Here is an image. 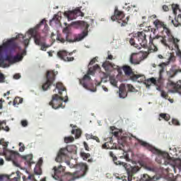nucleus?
Masks as SVG:
<instances>
[{
    "mask_svg": "<svg viewBox=\"0 0 181 181\" xmlns=\"http://www.w3.org/2000/svg\"><path fill=\"white\" fill-rule=\"evenodd\" d=\"M119 98H127L128 97V93H127V88L125 84L122 83L119 88Z\"/></svg>",
    "mask_w": 181,
    "mask_h": 181,
    "instance_id": "nucleus-24",
    "label": "nucleus"
},
{
    "mask_svg": "<svg viewBox=\"0 0 181 181\" xmlns=\"http://www.w3.org/2000/svg\"><path fill=\"white\" fill-rule=\"evenodd\" d=\"M71 134L75 135V138H80L81 136V129H73Z\"/></svg>",
    "mask_w": 181,
    "mask_h": 181,
    "instance_id": "nucleus-33",
    "label": "nucleus"
},
{
    "mask_svg": "<svg viewBox=\"0 0 181 181\" xmlns=\"http://www.w3.org/2000/svg\"><path fill=\"white\" fill-rule=\"evenodd\" d=\"M127 87L128 91H130V93H136V89L135 88V87H134V86L131 84H127Z\"/></svg>",
    "mask_w": 181,
    "mask_h": 181,
    "instance_id": "nucleus-45",
    "label": "nucleus"
},
{
    "mask_svg": "<svg viewBox=\"0 0 181 181\" xmlns=\"http://www.w3.org/2000/svg\"><path fill=\"white\" fill-rule=\"evenodd\" d=\"M145 32H146V30L138 32L134 34L133 37L129 40L130 45L136 49H141L139 45L141 47H148V40H146V34H145Z\"/></svg>",
    "mask_w": 181,
    "mask_h": 181,
    "instance_id": "nucleus-3",
    "label": "nucleus"
},
{
    "mask_svg": "<svg viewBox=\"0 0 181 181\" xmlns=\"http://www.w3.org/2000/svg\"><path fill=\"white\" fill-rule=\"evenodd\" d=\"M74 141V137L73 136H68L64 138L65 144H70V142H73Z\"/></svg>",
    "mask_w": 181,
    "mask_h": 181,
    "instance_id": "nucleus-44",
    "label": "nucleus"
},
{
    "mask_svg": "<svg viewBox=\"0 0 181 181\" xmlns=\"http://www.w3.org/2000/svg\"><path fill=\"white\" fill-rule=\"evenodd\" d=\"M102 66L105 69V71H110L112 69V64L110 61H105Z\"/></svg>",
    "mask_w": 181,
    "mask_h": 181,
    "instance_id": "nucleus-30",
    "label": "nucleus"
},
{
    "mask_svg": "<svg viewBox=\"0 0 181 181\" xmlns=\"http://www.w3.org/2000/svg\"><path fill=\"white\" fill-rule=\"evenodd\" d=\"M21 158L25 160V163H27V165L32 166V159H33L32 155L23 156Z\"/></svg>",
    "mask_w": 181,
    "mask_h": 181,
    "instance_id": "nucleus-28",
    "label": "nucleus"
},
{
    "mask_svg": "<svg viewBox=\"0 0 181 181\" xmlns=\"http://www.w3.org/2000/svg\"><path fill=\"white\" fill-rule=\"evenodd\" d=\"M77 153V146L74 145L68 146L66 148H61L55 158L56 162L62 163L66 161L69 156L67 153Z\"/></svg>",
    "mask_w": 181,
    "mask_h": 181,
    "instance_id": "nucleus-5",
    "label": "nucleus"
},
{
    "mask_svg": "<svg viewBox=\"0 0 181 181\" xmlns=\"http://www.w3.org/2000/svg\"><path fill=\"white\" fill-rule=\"evenodd\" d=\"M148 55L141 54L139 53H132L129 58L131 64H139L142 60H145Z\"/></svg>",
    "mask_w": 181,
    "mask_h": 181,
    "instance_id": "nucleus-14",
    "label": "nucleus"
},
{
    "mask_svg": "<svg viewBox=\"0 0 181 181\" xmlns=\"http://www.w3.org/2000/svg\"><path fill=\"white\" fill-rule=\"evenodd\" d=\"M77 169H80L83 172V176L87 173V171L88 170V166L86 163H80L78 164H76Z\"/></svg>",
    "mask_w": 181,
    "mask_h": 181,
    "instance_id": "nucleus-25",
    "label": "nucleus"
},
{
    "mask_svg": "<svg viewBox=\"0 0 181 181\" xmlns=\"http://www.w3.org/2000/svg\"><path fill=\"white\" fill-rule=\"evenodd\" d=\"M16 39H25V36H23V34H18V35H16Z\"/></svg>",
    "mask_w": 181,
    "mask_h": 181,
    "instance_id": "nucleus-61",
    "label": "nucleus"
},
{
    "mask_svg": "<svg viewBox=\"0 0 181 181\" xmlns=\"http://www.w3.org/2000/svg\"><path fill=\"white\" fill-rule=\"evenodd\" d=\"M172 124H173V125H180V122H179V120H177L176 119H172Z\"/></svg>",
    "mask_w": 181,
    "mask_h": 181,
    "instance_id": "nucleus-52",
    "label": "nucleus"
},
{
    "mask_svg": "<svg viewBox=\"0 0 181 181\" xmlns=\"http://www.w3.org/2000/svg\"><path fill=\"white\" fill-rule=\"evenodd\" d=\"M5 62H8L9 64H13V57L12 55H6L5 58L4 56L0 55V67H9V64L5 63Z\"/></svg>",
    "mask_w": 181,
    "mask_h": 181,
    "instance_id": "nucleus-17",
    "label": "nucleus"
},
{
    "mask_svg": "<svg viewBox=\"0 0 181 181\" xmlns=\"http://www.w3.org/2000/svg\"><path fill=\"white\" fill-rule=\"evenodd\" d=\"M113 162H114V163H115V165H124V162H122V161L118 160H115V161H113Z\"/></svg>",
    "mask_w": 181,
    "mask_h": 181,
    "instance_id": "nucleus-59",
    "label": "nucleus"
},
{
    "mask_svg": "<svg viewBox=\"0 0 181 181\" xmlns=\"http://www.w3.org/2000/svg\"><path fill=\"white\" fill-rule=\"evenodd\" d=\"M23 103V99L20 97H16L13 100V105H18V104H22Z\"/></svg>",
    "mask_w": 181,
    "mask_h": 181,
    "instance_id": "nucleus-39",
    "label": "nucleus"
},
{
    "mask_svg": "<svg viewBox=\"0 0 181 181\" xmlns=\"http://www.w3.org/2000/svg\"><path fill=\"white\" fill-rule=\"evenodd\" d=\"M35 175H42V170L39 168V170L37 171L36 169H35Z\"/></svg>",
    "mask_w": 181,
    "mask_h": 181,
    "instance_id": "nucleus-63",
    "label": "nucleus"
},
{
    "mask_svg": "<svg viewBox=\"0 0 181 181\" xmlns=\"http://www.w3.org/2000/svg\"><path fill=\"white\" fill-rule=\"evenodd\" d=\"M30 37H33L34 42L37 46H41L40 50L46 52V49L50 47L49 45L46 43V37H42L37 28H31L28 30Z\"/></svg>",
    "mask_w": 181,
    "mask_h": 181,
    "instance_id": "nucleus-4",
    "label": "nucleus"
},
{
    "mask_svg": "<svg viewBox=\"0 0 181 181\" xmlns=\"http://www.w3.org/2000/svg\"><path fill=\"white\" fill-rule=\"evenodd\" d=\"M19 156V153L18 151H11L8 153L6 154L5 158L6 160H12L13 163H15V160H16V158Z\"/></svg>",
    "mask_w": 181,
    "mask_h": 181,
    "instance_id": "nucleus-22",
    "label": "nucleus"
},
{
    "mask_svg": "<svg viewBox=\"0 0 181 181\" xmlns=\"http://www.w3.org/2000/svg\"><path fill=\"white\" fill-rule=\"evenodd\" d=\"M163 9L165 11V12H168L169 11V7L166 5L163 6Z\"/></svg>",
    "mask_w": 181,
    "mask_h": 181,
    "instance_id": "nucleus-64",
    "label": "nucleus"
},
{
    "mask_svg": "<svg viewBox=\"0 0 181 181\" xmlns=\"http://www.w3.org/2000/svg\"><path fill=\"white\" fill-rule=\"evenodd\" d=\"M0 145H3V146H5V148H6V146H8V143L5 142L4 139H1Z\"/></svg>",
    "mask_w": 181,
    "mask_h": 181,
    "instance_id": "nucleus-55",
    "label": "nucleus"
},
{
    "mask_svg": "<svg viewBox=\"0 0 181 181\" xmlns=\"http://www.w3.org/2000/svg\"><path fill=\"white\" fill-rule=\"evenodd\" d=\"M64 15L67 18L68 21H73L81 15V11L80 8H77L74 11H65Z\"/></svg>",
    "mask_w": 181,
    "mask_h": 181,
    "instance_id": "nucleus-16",
    "label": "nucleus"
},
{
    "mask_svg": "<svg viewBox=\"0 0 181 181\" xmlns=\"http://www.w3.org/2000/svg\"><path fill=\"white\" fill-rule=\"evenodd\" d=\"M47 21L46 19H42L40 23L39 24L37 25L36 28L37 29H39V28H40V26H42V25H45V30H47V29H49V25H47V23H46Z\"/></svg>",
    "mask_w": 181,
    "mask_h": 181,
    "instance_id": "nucleus-35",
    "label": "nucleus"
},
{
    "mask_svg": "<svg viewBox=\"0 0 181 181\" xmlns=\"http://www.w3.org/2000/svg\"><path fill=\"white\" fill-rule=\"evenodd\" d=\"M21 124L23 127H28V121L26 120L21 121Z\"/></svg>",
    "mask_w": 181,
    "mask_h": 181,
    "instance_id": "nucleus-60",
    "label": "nucleus"
},
{
    "mask_svg": "<svg viewBox=\"0 0 181 181\" xmlns=\"http://www.w3.org/2000/svg\"><path fill=\"white\" fill-rule=\"evenodd\" d=\"M25 180H32V181H36V178L35 177V175L33 174H31V175H29L28 177L26 178L25 177Z\"/></svg>",
    "mask_w": 181,
    "mask_h": 181,
    "instance_id": "nucleus-46",
    "label": "nucleus"
},
{
    "mask_svg": "<svg viewBox=\"0 0 181 181\" xmlns=\"http://www.w3.org/2000/svg\"><path fill=\"white\" fill-rule=\"evenodd\" d=\"M124 18H125L124 11H121L117 7H115L114 15L111 16V20L112 22H115V21H117V23H119L120 26H125L126 25H128L129 16H128L124 20Z\"/></svg>",
    "mask_w": 181,
    "mask_h": 181,
    "instance_id": "nucleus-7",
    "label": "nucleus"
},
{
    "mask_svg": "<svg viewBox=\"0 0 181 181\" xmlns=\"http://www.w3.org/2000/svg\"><path fill=\"white\" fill-rule=\"evenodd\" d=\"M109 155L110 158H112L113 162H115V160H117V156H115V154H114L112 151H110Z\"/></svg>",
    "mask_w": 181,
    "mask_h": 181,
    "instance_id": "nucleus-48",
    "label": "nucleus"
},
{
    "mask_svg": "<svg viewBox=\"0 0 181 181\" xmlns=\"http://www.w3.org/2000/svg\"><path fill=\"white\" fill-rule=\"evenodd\" d=\"M120 159H125L127 162H131V158H129V154L128 152L124 151L122 156H119Z\"/></svg>",
    "mask_w": 181,
    "mask_h": 181,
    "instance_id": "nucleus-38",
    "label": "nucleus"
},
{
    "mask_svg": "<svg viewBox=\"0 0 181 181\" xmlns=\"http://www.w3.org/2000/svg\"><path fill=\"white\" fill-rule=\"evenodd\" d=\"M54 170L55 175H57L59 173H62V172H64V170H66V167L62 165H59L58 167H54Z\"/></svg>",
    "mask_w": 181,
    "mask_h": 181,
    "instance_id": "nucleus-32",
    "label": "nucleus"
},
{
    "mask_svg": "<svg viewBox=\"0 0 181 181\" xmlns=\"http://www.w3.org/2000/svg\"><path fill=\"white\" fill-rule=\"evenodd\" d=\"M131 136H132L133 138H135L136 141H137V142H139V144L141 146L146 148V149H148V151L152 152V153H154V155H158V156H163V158H167V159L170 158V156H169V153L163 152L162 151L152 146L151 144H149L146 141H144L136 138V136H135L132 134H131Z\"/></svg>",
    "mask_w": 181,
    "mask_h": 181,
    "instance_id": "nucleus-6",
    "label": "nucleus"
},
{
    "mask_svg": "<svg viewBox=\"0 0 181 181\" xmlns=\"http://www.w3.org/2000/svg\"><path fill=\"white\" fill-rule=\"evenodd\" d=\"M19 146H21L20 147V148H19V151L20 152H23V151H25V146L22 144V143H19Z\"/></svg>",
    "mask_w": 181,
    "mask_h": 181,
    "instance_id": "nucleus-54",
    "label": "nucleus"
},
{
    "mask_svg": "<svg viewBox=\"0 0 181 181\" xmlns=\"http://www.w3.org/2000/svg\"><path fill=\"white\" fill-rule=\"evenodd\" d=\"M23 56L21 54H17L16 56L13 57V64L18 63V62H21L23 60Z\"/></svg>",
    "mask_w": 181,
    "mask_h": 181,
    "instance_id": "nucleus-37",
    "label": "nucleus"
},
{
    "mask_svg": "<svg viewBox=\"0 0 181 181\" xmlns=\"http://www.w3.org/2000/svg\"><path fill=\"white\" fill-rule=\"evenodd\" d=\"M141 167L138 165L135 166H129L128 168H126L127 173V179L129 181H132V177L134 175H136V173L139 172Z\"/></svg>",
    "mask_w": 181,
    "mask_h": 181,
    "instance_id": "nucleus-19",
    "label": "nucleus"
},
{
    "mask_svg": "<svg viewBox=\"0 0 181 181\" xmlns=\"http://www.w3.org/2000/svg\"><path fill=\"white\" fill-rule=\"evenodd\" d=\"M4 124L5 125H6V121L4 120V121H1L0 120V131L1 129H4V131H6V132H9V127L6 126L5 127H4Z\"/></svg>",
    "mask_w": 181,
    "mask_h": 181,
    "instance_id": "nucleus-34",
    "label": "nucleus"
},
{
    "mask_svg": "<svg viewBox=\"0 0 181 181\" xmlns=\"http://www.w3.org/2000/svg\"><path fill=\"white\" fill-rule=\"evenodd\" d=\"M146 84L147 86H151V84H156V79H155V78H150L147 79Z\"/></svg>",
    "mask_w": 181,
    "mask_h": 181,
    "instance_id": "nucleus-40",
    "label": "nucleus"
},
{
    "mask_svg": "<svg viewBox=\"0 0 181 181\" xmlns=\"http://www.w3.org/2000/svg\"><path fill=\"white\" fill-rule=\"evenodd\" d=\"M122 70L126 76V77H129L130 80L132 81H136L138 78L140 77H142L143 78H145V76L140 75V74H136L135 72L132 70V68L128 65H124L122 67Z\"/></svg>",
    "mask_w": 181,
    "mask_h": 181,
    "instance_id": "nucleus-12",
    "label": "nucleus"
},
{
    "mask_svg": "<svg viewBox=\"0 0 181 181\" xmlns=\"http://www.w3.org/2000/svg\"><path fill=\"white\" fill-rule=\"evenodd\" d=\"M64 103H67V100H64L62 96H59L58 94H54L52 96V100L49 102V105L54 108V110H57L60 108Z\"/></svg>",
    "mask_w": 181,
    "mask_h": 181,
    "instance_id": "nucleus-11",
    "label": "nucleus"
},
{
    "mask_svg": "<svg viewBox=\"0 0 181 181\" xmlns=\"http://www.w3.org/2000/svg\"><path fill=\"white\" fill-rule=\"evenodd\" d=\"M83 146H84L86 151H90V147H88V144H87V142L84 141Z\"/></svg>",
    "mask_w": 181,
    "mask_h": 181,
    "instance_id": "nucleus-58",
    "label": "nucleus"
},
{
    "mask_svg": "<svg viewBox=\"0 0 181 181\" xmlns=\"http://www.w3.org/2000/svg\"><path fill=\"white\" fill-rule=\"evenodd\" d=\"M153 24L155 25L156 28L157 29H159V28H163V35H166V36L168 37V42L173 43L175 46V48L177 49V50H180L179 49V44L178 42H180V40L177 38H175L173 37V35H172V30L169 29L168 27H166V25H165V23L163 21H160L159 19H156L154 22Z\"/></svg>",
    "mask_w": 181,
    "mask_h": 181,
    "instance_id": "nucleus-2",
    "label": "nucleus"
},
{
    "mask_svg": "<svg viewBox=\"0 0 181 181\" xmlns=\"http://www.w3.org/2000/svg\"><path fill=\"white\" fill-rule=\"evenodd\" d=\"M172 9L175 13V12H176V11H177L179 9V5L177 4H173L172 5Z\"/></svg>",
    "mask_w": 181,
    "mask_h": 181,
    "instance_id": "nucleus-51",
    "label": "nucleus"
},
{
    "mask_svg": "<svg viewBox=\"0 0 181 181\" xmlns=\"http://www.w3.org/2000/svg\"><path fill=\"white\" fill-rule=\"evenodd\" d=\"M81 156L83 159V160H87V159H88V158H90V155L88 153H86L85 152H81Z\"/></svg>",
    "mask_w": 181,
    "mask_h": 181,
    "instance_id": "nucleus-42",
    "label": "nucleus"
},
{
    "mask_svg": "<svg viewBox=\"0 0 181 181\" xmlns=\"http://www.w3.org/2000/svg\"><path fill=\"white\" fill-rule=\"evenodd\" d=\"M81 26L85 28V30L80 34L74 35L70 32L69 27H66L63 29V33L66 34V41L69 43H74L76 42H81L86 36L88 35V23L86 21H81Z\"/></svg>",
    "mask_w": 181,
    "mask_h": 181,
    "instance_id": "nucleus-1",
    "label": "nucleus"
},
{
    "mask_svg": "<svg viewBox=\"0 0 181 181\" xmlns=\"http://www.w3.org/2000/svg\"><path fill=\"white\" fill-rule=\"evenodd\" d=\"M168 86L170 93H177L181 88V81H178L176 83L169 81Z\"/></svg>",
    "mask_w": 181,
    "mask_h": 181,
    "instance_id": "nucleus-18",
    "label": "nucleus"
},
{
    "mask_svg": "<svg viewBox=\"0 0 181 181\" xmlns=\"http://www.w3.org/2000/svg\"><path fill=\"white\" fill-rule=\"evenodd\" d=\"M86 80H88V81L91 80V76H90V75L88 74H86L84 75L83 79L79 80L80 84L83 86L84 88H87V87H88V86L87 85V82H86Z\"/></svg>",
    "mask_w": 181,
    "mask_h": 181,
    "instance_id": "nucleus-27",
    "label": "nucleus"
},
{
    "mask_svg": "<svg viewBox=\"0 0 181 181\" xmlns=\"http://www.w3.org/2000/svg\"><path fill=\"white\" fill-rule=\"evenodd\" d=\"M5 81V76L4 74L0 73V83H4Z\"/></svg>",
    "mask_w": 181,
    "mask_h": 181,
    "instance_id": "nucleus-56",
    "label": "nucleus"
},
{
    "mask_svg": "<svg viewBox=\"0 0 181 181\" xmlns=\"http://www.w3.org/2000/svg\"><path fill=\"white\" fill-rule=\"evenodd\" d=\"M56 89L58 90V93L59 94V95H62L63 91H66V88L64 87V86H63V83L58 82L56 83L55 85V89L54 90V91H56Z\"/></svg>",
    "mask_w": 181,
    "mask_h": 181,
    "instance_id": "nucleus-26",
    "label": "nucleus"
},
{
    "mask_svg": "<svg viewBox=\"0 0 181 181\" xmlns=\"http://www.w3.org/2000/svg\"><path fill=\"white\" fill-rule=\"evenodd\" d=\"M73 53H74V51L69 53L66 50H61L57 52V56L64 62H73L74 60V57H71Z\"/></svg>",
    "mask_w": 181,
    "mask_h": 181,
    "instance_id": "nucleus-15",
    "label": "nucleus"
},
{
    "mask_svg": "<svg viewBox=\"0 0 181 181\" xmlns=\"http://www.w3.org/2000/svg\"><path fill=\"white\" fill-rule=\"evenodd\" d=\"M117 83H118V82L117 81V80L115 78L110 79V84H112V86H114V87H117Z\"/></svg>",
    "mask_w": 181,
    "mask_h": 181,
    "instance_id": "nucleus-50",
    "label": "nucleus"
},
{
    "mask_svg": "<svg viewBox=\"0 0 181 181\" xmlns=\"http://www.w3.org/2000/svg\"><path fill=\"white\" fill-rule=\"evenodd\" d=\"M161 97H163V98H165V100H168L169 95H168V93H166L165 90H161Z\"/></svg>",
    "mask_w": 181,
    "mask_h": 181,
    "instance_id": "nucleus-47",
    "label": "nucleus"
},
{
    "mask_svg": "<svg viewBox=\"0 0 181 181\" xmlns=\"http://www.w3.org/2000/svg\"><path fill=\"white\" fill-rule=\"evenodd\" d=\"M158 42H160L166 47L169 46L168 41H166V35H164V36L156 35V37H153V39L152 36L150 35L149 46L151 49L153 50V52H156V50H158L156 45H155V43H158Z\"/></svg>",
    "mask_w": 181,
    "mask_h": 181,
    "instance_id": "nucleus-8",
    "label": "nucleus"
},
{
    "mask_svg": "<svg viewBox=\"0 0 181 181\" xmlns=\"http://www.w3.org/2000/svg\"><path fill=\"white\" fill-rule=\"evenodd\" d=\"M18 45L15 42V38H11L6 42H4L2 45L0 46V56L4 54V52L6 50H15Z\"/></svg>",
    "mask_w": 181,
    "mask_h": 181,
    "instance_id": "nucleus-13",
    "label": "nucleus"
},
{
    "mask_svg": "<svg viewBox=\"0 0 181 181\" xmlns=\"http://www.w3.org/2000/svg\"><path fill=\"white\" fill-rule=\"evenodd\" d=\"M21 178L13 177V179L9 178L8 176L0 175V181H19Z\"/></svg>",
    "mask_w": 181,
    "mask_h": 181,
    "instance_id": "nucleus-29",
    "label": "nucleus"
},
{
    "mask_svg": "<svg viewBox=\"0 0 181 181\" xmlns=\"http://www.w3.org/2000/svg\"><path fill=\"white\" fill-rule=\"evenodd\" d=\"M107 54H108L107 59H108L109 60H112L113 57H112V55L111 54V52H110V51L107 52Z\"/></svg>",
    "mask_w": 181,
    "mask_h": 181,
    "instance_id": "nucleus-62",
    "label": "nucleus"
},
{
    "mask_svg": "<svg viewBox=\"0 0 181 181\" xmlns=\"http://www.w3.org/2000/svg\"><path fill=\"white\" fill-rule=\"evenodd\" d=\"M57 74L58 72L54 71H48L47 72V81L42 86L44 91H46L47 90H49V88H50V86H52V84H53V83L54 82V80H56V76H57Z\"/></svg>",
    "mask_w": 181,
    "mask_h": 181,
    "instance_id": "nucleus-9",
    "label": "nucleus"
},
{
    "mask_svg": "<svg viewBox=\"0 0 181 181\" xmlns=\"http://www.w3.org/2000/svg\"><path fill=\"white\" fill-rule=\"evenodd\" d=\"M97 59L98 57H95L93 58L89 63V66H93V64H94V63H95V62H97Z\"/></svg>",
    "mask_w": 181,
    "mask_h": 181,
    "instance_id": "nucleus-57",
    "label": "nucleus"
},
{
    "mask_svg": "<svg viewBox=\"0 0 181 181\" xmlns=\"http://www.w3.org/2000/svg\"><path fill=\"white\" fill-rule=\"evenodd\" d=\"M160 180V177L158 175H154L153 177L149 176L148 174H143L139 180V181H158Z\"/></svg>",
    "mask_w": 181,
    "mask_h": 181,
    "instance_id": "nucleus-21",
    "label": "nucleus"
},
{
    "mask_svg": "<svg viewBox=\"0 0 181 181\" xmlns=\"http://www.w3.org/2000/svg\"><path fill=\"white\" fill-rule=\"evenodd\" d=\"M57 40H58V41L60 42L61 43H64V42L66 41V39L62 37V36H60V35H58L57 37Z\"/></svg>",
    "mask_w": 181,
    "mask_h": 181,
    "instance_id": "nucleus-49",
    "label": "nucleus"
},
{
    "mask_svg": "<svg viewBox=\"0 0 181 181\" xmlns=\"http://www.w3.org/2000/svg\"><path fill=\"white\" fill-rule=\"evenodd\" d=\"M110 144L111 145H113L112 146H110ZM103 149H122V147L119 146V144H117L114 143V141L110 140V143L106 142L102 146Z\"/></svg>",
    "mask_w": 181,
    "mask_h": 181,
    "instance_id": "nucleus-20",
    "label": "nucleus"
},
{
    "mask_svg": "<svg viewBox=\"0 0 181 181\" xmlns=\"http://www.w3.org/2000/svg\"><path fill=\"white\" fill-rule=\"evenodd\" d=\"M168 62L165 60V62H162L158 64V70H159V80H162L163 78V74L165 71H166V67L170 64V62H175L176 60V57L172 55V54H168Z\"/></svg>",
    "mask_w": 181,
    "mask_h": 181,
    "instance_id": "nucleus-10",
    "label": "nucleus"
},
{
    "mask_svg": "<svg viewBox=\"0 0 181 181\" xmlns=\"http://www.w3.org/2000/svg\"><path fill=\"white\" fill-rule=\"evenodd\" d=\"M127 136H122L121 139L118 141L119 146L122 148L125 146V144H127Z\"/></svg>",
    "mask_w": 181,
    "mask_h": 181,
    "instance_id": "nucleus-36",
    "label": "nucleus"
},
{
    "mask_svg": "<svg viewBox=\"0 0 181 181\" xmlns=\"http://www.w3.org/2000/svg\"><path fill=\"white\" fill-rule=\"evenodd\" d=\"M168 74L169 76V77H170V78L175 77V76H176L177 74V73H181V69H179V67L176 65H173L170 69V71H168Z\"/></svg>",
    "mask_w": 181,
    "mask_h": 181,
    "instance_id": "nucleus-23",
    "label": "nucleus"
},
{
    "mask_svg": "<svg viewBox=\"0 0 181 181\" xmlns=\"http://www.w3.org/2000/svg\"><path fill=\"white\" fill-rule=\"evenodd\" d=\"M88 139H94L96 142H100V139L98 136H93V134H88L86 136Z\"/></svg>",
    "mask_w": 181,
    "mask_h": 181,
    "instance_id": "nucleus-43",
    "label": "nucleus"
},
{
    "mask_svg": "<svg viewBox=\"0 0 181 181\" xmlns=\"http://www.w3.org/2000/svg\"><path fill=\"white\" fill-rule=\"evenodd\" d=\"M160 117L163 118V119H165V121H169V119H170V115L168 114L160 113Z\"/></svg>",
    "mask_w": 181,
    "mask_h": 181,
    "instance_id": "nucleus-41",
    "label": "nucleus"
},
{
    "mask_svg": "<svg viewBox=\"0 0 181 181\" xmlns=\"http://www.w3.org/2000/svg\"><path fill=\"white\" fill-rule=\"evenodd\" d=\"M29 42L30 39L28 38L23 40V45H25V49L28 47V46H29Z\"/></svg>",
    "mask_w": 181,
    "mask_h": 181,
    "instance_id": "nucleus-53",
    "label": "nucleus"
},
{
    "mask_svg": "<svg viewBox=\"0 0 181 181\" xmlns=\"http://www.w3.org/2000/svg\"><path fill=\"white\" fill-rule=\"evenodd\" d=\"M60 21H62V16L58 14H55L52 20H50V23L54 22L56 25H59L60 23Z\"/></svg>",
    "mask_w": 181,
    "mask_h": 181,
    "instance_id": "nucleus-31",
    "label": "nucleus"
}]
</instances>
